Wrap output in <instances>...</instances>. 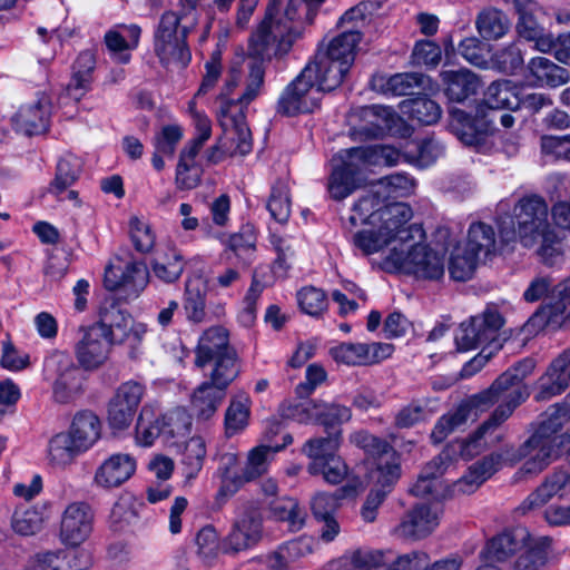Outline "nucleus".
Returning <instances> with one entry per match:
<instances>
[{
  "label": "nucleus",
  "mask_w": 570,
  "mask_h": 570,
  "mask_svg": "<svg viewBox=\"0 0 570 570\" xmlns=\"http://www.w3.org/2000/svg\"><path fill=\"white\" fill-rule=\"evenodd\" d=\"M104 282L109 291L122 289L136 297L148 284V271L142 263L117 258L106 268Z\"/></svg>",
  "instance_id": "aec40b11"
},
{
  "label": "nucleus",
  "mask_w": 570,
  "mask_h": 570,
  "mask_svg": "<svg viewBox=\"0 0 570 570\" xmlns=\"http://www.w3.org/2000/svg\"><path fill=\"white\" fill-rule=\"evenodd\" d=\"M497 226L502 242L519 239L524 246L534 244V197H522L513 207L512 215H499Z\"/></svg>",
  "instance_id": "dca6fc26"
},
{
  "label": "nucleus",
  "mask_w": 570,
  "mask_h": 570,
  "mask_svg": "<svg viewBox=\"0 0 570 570\" xmlns=\"http://www.w3.org/2000/svg\"><path fill=\"white\" fill-rule=\"evenodd\" d=\"M180 16L166 11L154 32V51L160 62L166 66L184 67L190 60L186 42L188 28L180 26Z\"/></svg>",
  "instance_id": "6e6552de"
},
{
  "label": "nucleus",
  "mask_w": 570,
  "mask_h": 570,
  "mask_svg": "<svg viewBox=\"0 0 570 570\" xmlns=\"http://www.w3.org/2000/svg\"><path fill=\"white\" fill-rule=\"evenodd\" d=\"M426 77L417 72L395 73L392 76L376 75L371 85L374 90L384 95L404 96L414 89L424 88Z\"/></svg>",
  "instance_id": "4c0bfd02"
},
{
  "label": "nucleus",
  "mask_w": 570,
  "mask_h": 570,
  "mask_svg": "<svg viewBox=\"0 0 570 570\" xmlns=\"http://www.w3.org/2000/svg\"><path fill=\"white\" fill-rule=\"evenodd\" d=\"M569 79V72L546 58L537 57V87H559Z\"/></svg>",
  "instance_id": "338daca9"
},
{
  "label": "nucleus",
  "mask_w": 570,
  "mask_h": 570,
  "mask_svg": "<svg viewBox=\"0 0 570 570\" xmlns=\"http://www.w3.org/2000/svg\"><path fill=\"white\" fill-rule=\"evenodd\" d=\"M475 28L484 40H498L508 32L510 22L502 11L490 8L479 13Z\"/></svg>",
  "instance_id": "603ef678"
},
{
  "label": "nucleus",
  "mask_w": 570,
  "mask_h": 570,
  "mask_svg": "<svg viewBox=\"0 0 570 570\" xmlns=\"http://www.w3.org/2000/svg\"><path fill=\"white\" fill-rule=\"evenodd\" d=\"M95 67L96 56L92 51L86 50L79 53L73 63L71 80L66 88V94L60 97V104H67L66 99L78 102L86 95L90 88Z\"/></svg>",
  "instance_id": "473e14b6"
},
{
  "label": "nucleus",
  "mask_w": 570,
  "mask_h": 570,
  "mask_svg": "<svg viewBox=\"0 0 570 570\" xmlns=\"http://www.w3.org/2000/svg\"><path fill=\"white\" fill-rule=\"evenodd\" d=\"M415 236H422V229L409 225V234L402 238L395 236L384 248L390 250L381 262V268L389 273H403L417 279L438 281L444 275V256L429 245L416 243Z\"/></svg>",
  "instance_id": "7ed1b4c3"
},
{
  "label": "nucleus",
  "mask_w": 570,
  "mask_h": 570,
  "mask_svg": "<svg viewBox=\"0 0 570 570\" xmlns=\"http://www.w3.org/2000/svg\"><path fill=\"white\" fill-rule=\"evenodd\" d=\"M304 69L283 90L277 111L285 116L314 112L320 108L322 90Z\"/></svg>",
  "instance_id": "4468645a"
},
{
  "label": "nucleus",
  "mask_w": 570,
  "mask_h": 570,
  "mask_svg": "<svg viewBox=\"0 0 570 570\" xmlns=\"http://www.w3.org/2000/svg\"><path fill=\"white\" fill-rule=\"evenodd\" d=\"M416 180L406 174H393L379 179L361 195L351 207L350 223L370 228L353 236L354 245L365 255L384 249L395 236L406 237L412 219V208L401 202H389L410 197L416 189Z\"/></svg>",
  "instance_id": "f257e3e1"
},
{
  "label": "nucleus",
  "mask_w": 570,
  "mask_h": 570,
  "mask_svg": "<svg viewBox=\"0 0 570 570\" xmlns=\"http://www.w3.org/2000/svg\"><path fill=\"white\" fill-rule=\"evenodd\" d=\"M111 348L104 330L94 323L81 330V337L75 345V356L82 368L94 371L107 362Z\"/></svg>",
  "instance_id": "412c9836"
},
{
  "label": "nucleus",
  "mask_w": 570,
  "mask_h": 570,
  "mask_svg": "<svg viewBox=\"0 0 570 570\" xmlns=\"http://www.w3.org/2000/svg\"><path fill=\"white\" fill-rule=\"evenodd\" d=\"M183 473L187 480L195 479L200 472L206 458V441L200 435L188 436L180 449Z\"/></svg>",
  "instance_id": "49530a36"
},
{
  "label": "nucleus",
  "mask_w": 570,
  "mask_h": 570,
  "mask_svg": "<svg viewBox=\"0 0 570 570\" xmlns=\"http://www.w3.org/2000/svg\"><path fill=\"white\" fill-rule=\"evenodd\" d=\"M570 385V348L552 361L547 372L537 381V401L550 400Z\"/></svg>",
  "instance_id": "a878e982"
},
{
  "label": "nucleus",
  "mask_w": 570,
  "mask_h": 570,
  "mask_svg": "<svg viewBox=\"0 0 570 570\" xmlns=\"http://www.w3.org/2000/svg\"><path fill=\"white\" fill-rule=\"evenodd\" d=\"M441 78L448 97L453 101H463L480 87L478 77L468 69L443 70Z\"/></svg>",
  "instance_id": "a19ab883"
},
{
  "label": "nucleus",
  "mask_w": 570,
  "mask_h": 570,
  "mask_svg": "<svg viewBox=\"0 0 570 570\" xmlns=\"http://www.w3.org/2000/svg\"><path fill=\"white\" fill-rule=\"evenodd\" d=\"M82 453L65 431L53 434L46 446V462L55 470H66Z\"/></svg>",
  "instance_id": "58836bf2"
},
{
  "label": "nucleus",
  "mask_w": 570,
  "mask_h": 570,
  "mask_svg": "<svg viewBox=\"0 0 570 570\" xmlns=\"http://www.w3.org/2000/svg\"><path fill=\"white\" fill-rule=\"evenodd\" d=\"M570 421V392L563 401L550 405L537 423V436L560 435L563 425Z\"/></svg>",
  "instance_id": "8fccbe9b"
},
{
  "label": "nucleus",
  "mask_w": 570,
  "mask_h": 570,
  "mask_svg": "<svg viewBox=\"0 0 570 570\" xmlns=\"http://www.w3.org/2000/svg\"><path fill=\"white\" fill-rule=\"evenodd\" d=\"M272 514L278 521L287 523L291 531H298L305 523V511L293 498H283L272 505Z\"/></svg>",
  "instance_id": "bf43d9fd"
},
{
  "label": "nucleus",
  "mask_w": 570,
  "mask_h": 570,
  "mask_svg": "<svg viewBox=\"0 0 570 570\" xmlns=\"http://www.w3.org/2000/svg\"><path fill=\"white\" fill-rule=\"evenodd\" d=\"M65 432L83 454L100 439L101 422L91 411H80L75 414L69 429Z\"/></svg>",
  "instance_id": "72a5a7b5"
},
{
  "label": "nucleus",
  "mask_w": 570,
  "mask_h": 570,
  "mask_svg": "<svg viewBox=\"0 0 570 570\" xmlns=\"http://www.w3.org/2000/svg\"><path fill=\"white\" fill-rule=\"evenodd\" d=\"M363 33L355 30L342 31L340 35L334 37L326 46L322 49L323 52L334 58L336 61L352 67L356 57L357 46L361 42Z\"/></svg>",
  "instance_id": "a18cd8bd"
},
{
  "label": "nucleus",
  "mask_w": 570,
  "mask_h": 570,
  "mask_svg": "<svg viewBox=\"0 0 570 570\" xmlns=\"http://www.w3.org/2000/svg\"><path fill=\"white\" fill-rule=\"evenodd\" d=\"M350 69L351 67L330 58L323 50H318L315 59L304 68L305 71H309L311 78L322 92L340 87Z\"/></svg>",
  "instance_id": "cd10ccee"
},
{
  "label": "nucleus",
  "mask_w": 570,
  "mask_h": 570,
  "mask_svg": "<svg viewBox=\"0 0 570 570\" xmlns=\"http://www.w3.org/2000/svg\"><path fill=\"white\" fill-rule=\"evenodd\" d=\"M363 122L351 128L348 137L355 141H366L392 137L406 139L413 128L391 107L372 106L363 109Z\"/></svg>",
  "instance_id": "1a4fd4ad"
},
{
  "label": "nucleus",
  "mask_w": 570,
  "mask_h": 570,
  "mask_svg": "<svg viewBox=\"0 0 570 570\" xmlns=\"http://www.w3.org/2000/svg\"><path fill=\"white\" fill-rule=\"evenodd\" d=\"M350 441L368 455V478L387 488L396 483L401 474L399 458L386 442L364 431L351 434Z\"/></svg>",
  "instance_id": "9b49d317"
},
{
  "label": "nucleus",
  "mask_w": 570,
  "mask_h": 570,
  "mask_svg": "<svg viewBox=\"0 0 570 570\" xmlns=\"http://www.w3.org/2000/svg\"><path fill=\"white\" fill-rule=\"evenodd\" d=\"M399 108L403 115L423 125H432L441 117L440 106L426 96L404 99Z\"/></svg>",
  "instance_id": "de8ad7c7"
},
{
  "label": "nucleus",
  "mask_w": 570,
  "mask_h": 570,
  "mask_svg": "<svg viewBox=\"0 0 570 570\" xmlns=\"http://www.w3.org/2000/svg\"><path fill=\"white\" fill-rule=\"evenodd\" d=\"M534 452V435H530L522 445L518 449L505 448L500 452L492 453L491 455L501 456L502 468L505 465H514L518 462L525 460L524 464L514 474V481H523L530 478L534 470V460L532 453Z\"/></svg>",
  "instance_id": "c03bdc74"
},
{
  "label": "nucleus",
  "mask_w": 570,
  "mask_h": 570,
  "mask_svg": "<svg viewBox=\"0 0 570 570\" xmlns=\"http://www.w3.org/2000/svg\"><path fill=\"white\" fill-rule=\"evenodd\" d=\"M136 459L127 453L108 456L96 469L94 484L101 489L118 488L127 482L136 472Z\"/></svg>",
  "instance_id": "393cba45"
},
{
  "label": "nucleus",
  "mask_w": 570,
  "mask_h": 570,
  "mask_svg": "<svg viewBox=\"0 0 570 570\" xmlns=\"http://www.w3.org/2000/svg\"><path fill=\"white\" fill-rule=\"evenodd\" d=\"M81 160L73 155L63 156L57 165V174L49 187V191L55 196L62 195L79 177L81 171Z\"/></svg>",
  "instance_id": "6e6d98bb"
},
{
  "label": "nucleus",
  "mask_w": 570,
  "mask_h": 570,
  "mask_svg": "<svg viewBox=\"0 0 570 570\" xmlns=\"http://www.w3.org/2000/svg\"><path fill=\"white\" fill-rule=\"evenodd\" d=\"M484 104L490 109H513L519 107L520 100L514 88L508 80L492 82L485 94Z\"/></svg>",
  "instance_id": "13d9d810"
},
{
  "label": "nucleus",
  "mask_w": 570,
  "mask_h": 570,
  "mask_svg": "<svg viewBox=\"0 0 570 570\" xmlns=\"http://www.w3.org/2000/svg\"><path fill=\"white\" fill-rule=\"evenodd\" d=\"M548 303L537 307V322L543 323V327L557 330L563 324L564 313L570 306V278L560 282L552 289Z\"/></svg>",
  "instance_id": "2f4dec72"
},
{
  "label": "nucleus",
  "mask_w": 570,
  "mask_h": 570,
  "mask_svg": "<svg viewBox=\"0 0 570 570\" xmlns=\"http://www.w3.org/2000/svg\"><path fill=\"white\" fill-rule=\"evenodd\" d=\"M320 406H322L321 401L316 400L299 403L284 401L278 407V414L282 419L307 424L316 420L317 407Z\"/></svg>",
  "instance_id": "0e129e2a"
},
{
  "label": "nucleus",
  "mask_w": 570,
  "mask_h": 570,
  "mask_svg": "<svg viewBox=\"0 0 570 570\" xmlns=\"http://www.w3.org/2000/svg\"><path fill=\"white\" fill-rule=\"evenodd\" d=\"M330 166L326 189L331 199L341 202L367 183L370 167L382 166V163L376 147L360 145L335 154Z\"/></svg>",
  "instance_id": "20e7f679"
},
{
  "label": "nucleus",
  "mask_w": 570,
  "mask_h": 570,
  "mask_svg": "<svg viewBox=\"0 0 570 570\" xmlns=\"http://www.w3.org/2000/svg\"><path fill=\"white\" fill-rule=\"evenodd\" d=\"M47 519L48 508L46 504L20 505L12 514L11 527L18 534L31 535L41 530Z\"/></svg>",
  "instance_id": "37998d69"
},
{
  "label": "nucleus",
  "mask_w": 570,
  "mask_h": 570,
  "mask_svg": "<svg viewBox=\"0 0 570 570\" xmlns=\"http://www.w3.org/2000/svg\"><path fill=\"white\" fill-rule=\"evenodd\" d=\"M132 317L119 309L115 305H110L100 311L97 326L104 330L106 338L110 345L121 344L126 342Z\"/></svg>",
  "instance_id": "ea45409f"
},
{
  "label": "nucleus",
  "mask_w": 570,
  "mask_h": 570,
  "mask_svg": "<svg viewBox=\"0 0 570 570\" xmlns=\"http://www.w3.org/2000/svg\"><path fill=\"white\" fill-rule=\"evenodd\" d=\"M207 381L202 382L190 395V407L198 421L210 420L226 397L228 386L237 376H219L206 373Z\"/></svg>",
  "instance_id": "a211bd4d"
},
{
  "label": "nucleus",
  "mask_w": 570,
  "mask_h": 570,
  "mask_svg": "<svg viewBox=\"0 0 570 570\" xmlns=\"http://www.w3.org/2000/svg\"><path fill=\"white\" fill-rule=\"evenodd\" d=\"M95 513L90 505L82 501L68 503L59 518L58 538L61 544L79 548L92 534Z\"/></svg>",
  "instance_id": "2eb2a0df"
},
{
  "label": "nucleus",
  "mask_w": 570,
  "mask_h": 570,
  "mask_svg": "<svg viewBox=\"0 0 570 570\" xmlns=\"http://www.w3.org/2000/svg\"><path fill=\"white\" fill-rule=\"evenodd\" d=\"M481 262H484V259L480 255L465 244H459L451 254L449 265L450 275L456 281H468L473 276Z\"/></svg>",
  "instance_id": "09e8293b"
},
{
  "label": "nucleus",
  "mask_w": 570,
  "mask_h": 570,
  "mask_svg": "<svg viewBox=\"0 0 570 570\" xmlns=\"http://www.w3.org/2000/svg\"><path fill=\"white\" fill-rule=\"evenodd\" d=\"M449 128L461 142H479L494 130L493 120L485 117L472 119L459 108L450 110Z\"/></svg>",
  "instance_id": "7c9ffc66"
},
{
  "label": "nucleus",
  "mask_w": 570,
  "mask_h": 570,
  "mask_svg": "<svg viewBox=\"0 0 570 570\" xmlns=\"http://www.w3.org/2000/svg\"><path fill=\"white\" fill-rule=\"evenodd\" d=\"M159 436L163 438L160 417L151 405L146 404L140 411L135 428L136 444L148 448L151 446Z\"/></svg>",
  "instance_id": "3c124183"
},
{
  "label": "nucleus",
  "mask_w": 570,
  "mask_h": 570,
  "mask_svg": "<svg viewBox=\"0 0 570 570\" xmlns=\"http://www.w3.org/2000/svg\"><path fill=\"white\" fill-rule=\"evenodd\" d=\"M217 474L220 480L218 498L227 499L235 494L243 485V471L238 469V456L236 453L227 452L219 456Z\"/></svg>",
  "instance_id": "79ce46f5"
},
{
  "label": "nucleus",
  "mask_w": 570,
  "mask_h": 570,
  "mask_svg": "<svg viewBox=\"0 0 570 570\" xmlns=\"http://www.w3.org/2000/svg\"><path fill=\"white\" fill-rule=\"evenodd\" d=\"M51 115V100L41 94L35 101L19 108L12 118L13 128L24 137H39L48 130Z\"/></svg>",
  "instance_id": "4be33fe9"
},
{
  "label": "nucleus",
  "mask_w": 570,
  "mask_h": 570,
  "mask_svg": "<svg viewBox=\"0 0 570 570\" xmlns=\"http://www.w3.org/2000/svg\"><path fill=\"white\" fill-rule=\"evenodd\" d=\"M385 553L380 550H356L344 557L342 570H382Z\"/></svg>",
  "instance_id": "680f3d73"
},
{
  "label": "nucleus",
  "mask_w": 570,
  "mask_h": 570,
  "mask_svg": "<svg viewBox=\"0 0 570 570\" xmlns=\"http://www.w3.org/2000/svg\"><path fill=\"white\" fill-rule=\"evenodd\" d=\"M184 271L181 254L176 248L157 255L153 263V272L163 282L171 283L177 281Z\"/></svg>",
  "instance_id": "4d7b16f0"
},
{
  "label": "nucleus",
  "mask_w": 570,
  "mask_h": 570,
  "mask_svg": "<svg viewBox=\"0 0 570 570\" xmlns=\"http://www.w3.org/2000/svg\"><path fill=\"white\" fill-rule=\"evenodd\" d=\"M469 412L468 406L461 405L441 416L431 433L432 441L434 443L443 442L450 433L458 430L466 422Z\"/></svg>",
  "instance_id": "69168bd1"
},
{
  "label": "nucleus",
  "mask_w": 570,
  "mask_h": 570,
  "mask_svg": "<svg viewBox=\"0 0 570 570\" xmlns=\"http://www.w3.org/2000/svg\"><path fill=\"white\" fill-rule=\"evenodd\" d=\"M509 243L501 240L500 232L499 237H497L491 225L483 222H474L469 227L468 239L464 244L487 261L498 255L502 246Z\"/></svg>",
  "instance_id": "e433bc0d"
},
{
  "label": "nucleus",
  "mask_w": 570,
  "mask_h": 570,
  "mask_svg": "<svg viewBox=\"0 0 570 570\" xmlns=\"http://www.w3.org/2000/svg\"><path fill=\"white\" fill-rule=\"evenodd\" d=\"M264 83V70L261 65H253L246 79L245 91L238 101L222 104L218 120L228 142H248L250 130L245 121L243 106L253 101L261 92Z\"/></svg>",
  "instance_id": "0eeeda50"
},
{
  "label": "nucleus",
  "mask_w": 570,
  "mask_h": 570,
  "mask_svg": "<svg viewBox=\"0 0 570 570\" xmlns=\"http://www.w3.org/2000/svg\"><path fill=\"white\" fill-rule=\"evenodd\" d=\"M393 353L389 343H342L331 350L332 357L350 366L372 365L379 363Z\"/></svg>",
  "instance_id": "5701e85b"
},
{
  "label": "nucleus",
  "mask_w": 570,
  "mask_h": 570,
  "mask_svg": "<svg viewBox=\"0 0 570 570\" xmlns=\"http://www.w3.org/2000/svg\"><path fill=\"white\" fill-rule=\"evenodd\" d=\"M553 495L560 499L570 495V472L556 471L537 487V500L546 503Z\"/></svg>",
  "instance_id": "e2e57ef3"
},
{
  "label": "nucleus",
  "mask_w": 570,
  "mask_h": 570,
  "mask_svg": "<svg viewBox=\"0 0 570 570\" xmlns=\"http://www.w3.org/2000/svg\"><path fill=\"white\" fill-rule=\"evenodd\" d=\"M194 364L198 368L210 366L207 373L215 377L237 376L240 374V361L229 345V334L222 326H213L203 332L195 348Z\"/></svg>",
  "instance_id": "39448f33"
},
{
  "label": "nucleus",
  "mask_w": 570,
  "mask_h": 570,
  "mask_svg": "<svg viewBox=\"0 0 570 570\" xmlns=\"http://www.w3.org/2000/svg\"><path fill=\"white\" fill-rule=\"evenodd\" d=\"M262 538V519L256 511L245 512L237 518L226 538V548L234 552L255 546Z\"/></svg>",
  "instance_id": "c756f323"
},
{
  "label": "nucleus",
  "mask_w": 570,
  "mask_h": 570,
  "mask_svg": "<svg viewBox=\"0 0 570 570\" xmlns=\"http://www.w3.org/2000/svg\"><path fill=\"white\" fill-rule=\"evenodd\" d=\"M530 534L531 531L522 525L515 527L511 532L499 534L491 539L482 551L483 560L489 563L501 562L517 556L529 544Z\"/></svg>",
  "instance_id": "bb28decb"
},
{
  "label": "nucleus",
  "mask_w": 570,
  "mask_h": 570,
  "mask_svg": "<svg viewBox=\"0 0 570 570\" xmlns=\"http://www.w3.org/2000/svg\"><path fill=\"white\" fill-rule=\"evenodd\" d=\"M42 374L46 381L51 382L52 395L58 403H69L83 391L85 376L65 352L50 353L45 358Z\"/></svg>",
  "instance_id": "9d476101"
},
{
  "label": "nucleus",
  "mask_w": 570,
  "mask_h": 570,
  "mask_svg": "<svg viewBox=\"0 0 570 570\" xmlns=\"http://www.w3.org/2000/svg\"><path fill=\"white\" fill-rule=\"evenodd\" d=\"M314 548L315 540L313 538L299 537L271 552L266 557V563L273 570H289L301 559L311 554Z\"/></svg>",
  "instance_id": "f704fd0d"
},
{
  "label": "nucleus",
  "mask_w": 570,
  "mask_h": 570,
  "mask_svg": "<svg viewBox=\"0 0 570 570\" xmlns=\"http://www.w3.org/2000/svg\"><path fill=\"white\" fill-rule=\"evenodd\" d=\"M249 399L246 395H239L230 401L225 414V429L228 436H233L243 431L249 419Z\"/></svg>",
  "instance_id": "052dcab7"
},
{
  "label": "nucleus",
  "mask_w": 570,
  "mask_h": 570,
  "mask_svg": "<svg viewBox=\"0 0 570 570\" xmlns=\"http://www.w3.org/2000/svg\"><path fill=\"white\" fill-rule=\"evenodd\" d=\"M338 438H318L308 440L303 453L311 459L307 471L312 475H322L330 484L341 483L348 473L345 462L336 455Z\"/></svg>",
  "instance_id": "f8f14e48"
},
{
  "label": "nucleus",
  "mask_w": 570,
  "mask_h": 570,
  "mask_svg": "<svg viewBox=\"0 0 570 570\" xmlns=\"http://www.w3.org/2000/svg\"><path fill=\"white\" fill-rule=\"evenodd\" d=\"M548 205L543 196L537 194V237L541 244L537 248V256L549 267L562 261L563 230H570V202H558L551 208V218L557 230L547 220Z\"/></svg>",
  "instance_id": "423d86ee"
},
{
  "label": "nucleus",
  "mask_w": 570,
  "mask_h": 570,
  "mask_svg": "<svg viewBox=\"0 0 570 570\" xmlns=\"http://www.w3.org/2000/svg\"><path fill=\"white\" fill-rule=\"evenodd\" d=\"M282 451V446L261 444L253 448L247 454L246 465L243 470L244 484L267 472L274 455Z\"/></svg>",
  "instance_id": "864d4df0"
},
{
  "label": "nucleus",
  "mask_w": 570,
  "mask_h": 570,
  "mask_svg": "<svg viewBox=\"0 0 570 570\" xmlns=\"http://www.w3.org/2000/svg\"><path fill=\"white\" fill-rule=\"evenodd\" d=\"M503 324V317L498 311H487L481 316L461 323L454 335L456 350L469 352L484 343L495 350L501 348L499 331Z\"/></svg>",
  "instance_id": "ddd939ff"
},
{
  "label": "nucleus",
  "mask_w": 570,
  "mask_h": 570,
  "mask_svg": "<svg viewBox=\"0 0 570 570\" xmlns=\"http://www.w3.org/2000/svg\"><path fill=\"white\" fill-rule=\"evenodd\" d=\"M533 364L531 362L520 364L512 370L507 371L491 385V387L476 396V404L499 403L491 417L484 422L475 435L466 441H454L423 469L417 481L412 488L415 495H425L432 492V487H441L439 475H442L454 456L470 460L479 455L487 446L485 435L490 430L504 422L528 396L529 392L521 386V381L531 373Z\"/></svg>",
  "instance_id": "f03ea898"
},
{
  "label": "nucleus",
  "mask_w": 570,
  "mask_h": 570,
  "mask_svg": "<svg viewBox=\"0 0 570 570\" xmlns=\"http://www.w3.org/2000/svg\"><path fill=\"white\" fill-rule=\"evenodd\" d=\"M502 469L501 456L488 455L481 461L469 468V471L458 481H455L451 488L446 487L444 482L439 478L441 487H432V492L424 497H433L436 500H442L448 497L456 494H470L479 489V487L487 481L497 471Z\"/></svg>",
  "instance_id": "f3484780"
},
{
  "label": "nucleus",
  "mask_w": 570,
  "mask_h": 570,
  "mask_svg": "<svg viewBox=\"0 0 570 570\" xmlns=\"http://www.w3.org/2000/svg\"><path fill=\"white\" fill-rule=\"evenodd\" d=\"M297 303L305 314L320 316L327 308V296L320 288L305 286L297 292Z\"/></svg>",
  "instance_id": "774afa93"
},
{
  "label": "nucleus",
  "mask_w": 570,
  "mask_h": 570,
  "mask_svg": "<svg viewBox=\"0 0 570 570\" xmlns=\"http://www.w3.org/2000/svg\"><path fill=\"white\" fill-rule=\"evenodd\" d=\"M370 147H376L382 166L407 163L419 168H426L444 153L441 145H370Z\"/></svg>",
  "instance_id": "6ab92c4d"
},
{
  "label": "nucleus",
  "mask_w": 570,
  "mask_h": 570,
  "mask_svg": "<svg viewBox=\"0 0 570 570\" xmlns=\"http://www.w3.org/2000/svg\"><path fill=\"white\" fill-rule=\"evenodd\" d=\"M141 29L137 24H119L105 35V43L111 59L126 65L131 59V51L137 48Z\"/></svg>",
  "instance_id": "c85d7f7f"
},
{
  "label": "nucleus",
  "mask_w": 570,
  "mask_h": 570,
  "mask_svg": "<svg viewBox=\"0 0 570 570\" xmlns=\"http://www.w3.org/2000/svg\"><path fill=\"white\" fill-rule=\"evenodd\" d=\"M163 440L169 448L180 449L193 428L191 415L185 407H175L159 415Z\"/></svg>",
  "instance_id": "c9c22d12"
},
{
  "label": "nucleus",
  "mask_w": 570,
  "mask_h": 570,
  "mask_svg": "<svg viewBox=\"0 0 570 570\" xmlns=\"http://www.w3.org/2000/svg\"><path fill=\"white\" fill-rule=\"evenodd\" d=\"M570 443L569 433L552 436H537V468L544 469L553 461L563 458V450Z\"/></svg>",
  "instance_id": "5fc2aeb1"
},
{
  "label": "nucleus",
  "mask_w": 570,
  "mask_h": 570,
  "mask_svg": "<svg viewBox=\"0 0 570 570\" xmlns=\"http://www.w3.org/2000/svg\"><path fill=\"white\" fill-rule=\"evenodd\" d=\"M443 508L440 500L422 503L410 511L397 527V533L409 539H423L440 524Z\"/></svg>",
  "instance_id": "b1692460"
}]
</instances>
